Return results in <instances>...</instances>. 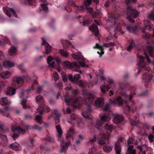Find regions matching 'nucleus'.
<instances>
[{
    "instance_id": "obj_47",
    "label": "nucleus",
    "mask_w": 154,
    "mask_h": 154,
    "mask_svg": "<svg viewBox=\"0 0 154 154\" xmlns=\"http://www.w3.org/2000/svg\"><path fill=\"white\" fill-rule=\"evenodd\" d=\"M129 41L130 44V45L128 47L127 49V50L128 51H129L133 47L134 44V41L132 39L129 40Z\"/></svg>"
},
{
    "instance_id": "obj_54",
    "label": "nucleus",
    "mask_w": 154,
    "mask_h": 154,
    "mask_svg": "<svg viewBox=\"0 0 154 154\" xmlns=\"http://www.w3.org/2000/svg\"><path fill=\"white\" fill-rule=\"evenodd\" d=\"M146 58V59L147 61L149 63H151L152 65L154 66L153 69H154V60L153 62H151L150 60V59L148 57V55L147 53H145Z\"/></svg>"
},
{
    "instance_id": "obj_55",
    "label": "nucleus",
    "mask_w": 154,
    "mask_h": 154,
    "mask_svg": "<svg viewBox=\"0 0 154 154\" xmlns=\"http://www.w3.org/2000/svg\"><path fill=\"white\" fill-rule=\"evenodd\" d=\"M102 15V14L100 10L97 11L96 13L94 14V16H95L94 17H97L98 16L101 17Z\"/></svg>"
},
{
    "instance_id": "obj_38",
    "label": "nucleus",
    "mask_w": 154,
    "mask_h": 154,
    "mask_svg": "<svg viewBox=\"0 0 154 154\" xmlns=\"http://www.w3.org/2000/svg\"><path fill=\"white\" fill-rule=\"evenodd\" d=\"M100 88L101 92L103 93H105L109 89L110 87L109 86L102 85L100 87Z\"/></svg>"
},
{
    "instance_id": "obj_11",
    "label": "nucleus",
    "mask_w": 154,
    "mask_h": 154,
    "mask_svg": "<svg viewBox=\"0 0 154 154\" xmlns=\"http://www.w3.org/2000/svg\"><path fill=\"white\" fill-rule=\"evenodd\" d=\"M109 134L106 133H103L100 135V138L98 140V143L100 145H103L106 143L105 140L108 139Z\"/></svg>"
},
{
    "instance_id": "obj_33",
    "label": "nucleus",
    "mask_w": 154,
    "mask_h": 154,
    "mask_svg": "<svg viewBox=\"0 0 154 154\" xmlns=\"http://www.w3.org/2000/svg\"><path fill=\"white\" fill-rule=\"evenodd\" d=\"M10 101H8L6 97H2L0 99V104L2 106H5L11 104Z\"/></svg>"
},
{
    "instance_id": "obj_51",
    "label": "nucleus",
    "mask_w": 154,
    "mask_h": 154,
    "mask_svg": "<svg viewBox=\"0 0 154 154\" xmlns=\"http://www.w3.org/2000/svg\"><path fill=\"white\" fill-rule=\"evenodd\" d=\"M104 128L106 130H111L113 128V126L112 125L106 123L104 126Z\"/></svg>"
},
{
    "instance_id": "obj_60",
    "label": "nucleus",
    "mask_w": 154,
    "mask_h": 154,
    "mask_svg": "<svg viewBox=\"0 0 154 154\" xmlns=\"http://www.w3.org/2000/svg\"><path fill=\"white\" fill-rule=\"evenodd\" d=\"M86 8L87 9L88 11L90 13H91L93 16V17H95V16H94V13H93V9L91 8H88L87 7Z\"/></svg>"
},
{
    "instance_id": "obj_42",
    "label": "nucleus",
    "mask_w": 154,
    "mask_h": 154,
    "mask_svg": "<svg viewBox=\"0 0 154 154\" xmlns=\"http://www.w3.org/2000/svg\"><path fill=\"white\" fill-rule=\"evenodd\" d=\"M133 145H130L128 148V151L130 154H136V150L135 149H133Z\"/></svg>"
},
{
    "instance_id": "obj_1",
    "label": "nucleus",
    "mask_w": 154,
    "mask_h": 154,
    "mask_svg": "<svg viewBox=\"0 0 154 154\" xmlns=\"http://www.w3.org/2000/svg\"><path fill=\"white\" fill-rule=\"evenodd\" d=\"M134 2L136 1V0H131ZM125 2L127 5V9L126 11L127 19L130 22H134L133 18L137 17L138 14V11L134 9L131 5L129 4L130 3V0H126Z\"/></svg>"
},
{
    "instance_id": "obj_45",
    "label": "nucleus",
    "mask_w": 154,
    "mask_h": 154,
    "mask_svg": "<svg viewBox=\"0 0 154 154\" xmlns=\"http://www.w3.org/2000/svg\"><path fill=\"white\" fill-rule=\"evenodd\" d=\"M59 52L62 56L65 57H67L68 56V55L65 51L63 49H60Z\"/></svg>"
},
{
    "instance_id": "obj_46",
    "label": "nucleus",
    "mask_w": 154,
    "mask_h": 154,
    "mask_svg": "<svg viewBox=\"0 0 154 154\" xmlns=\"http://www.w3.org/2000/svg\"><path fill=\"white\" fill-rule=\"evenodd\" d=\"M36 100L37 102L41 103H43L44 100L42 97L40 95H38L36 97Z\"/></svg>"
},
{
    "instance_id": "obj_35",
    "label": "nucleus",
    "mask_w": 154,
    "mask_h": 154,
    "mask_svg": "<svg viewBox=\"0 0 154 154\" xmlns=\"http://www.w3.org/2000/svg\"><path fill=\"white\" fill-rule=\"evenodd\" d=\"M119 17H120V15H117L116 13L115 12H113L112 13L110 17H109V20H113L114 23L116 24V22L115 21Z\"/></svg>"
},
{
    "instance_id": "obj_7",
    "label": "nucleus",
    "mask_w": 154,
    "mask_h": 154,
    "mask_svg": "<svg viewBox=\"0 0 154 154\" xmlns=\"http://www.w3.org/2000/svg\"><path fill=\"white\" fill-rule=\"evenodd\" d=\"M71 119L72 121V123L76 124L77 126L79 128L82 127L83 122L77 115L75 114H72L71 116Z\"/></svg>"
},
{
    "instance_id": "obj_50",
    "label": "nucleus",
    "mask_w": 154,
    "mask_h": 154,
    "mask_svg": "<svg viewBox=\"0 0 154 154\" xmlns=\"http://www.w3.org/2000/svg\"><path fill=\"white\" fill-rule=\"evenodd\" d=\"M107 82L111 86H112L113 87H115V83L113 79H109L107 80Z\"/></svg>"
},
{
    "instance_id": "obj_34",
    "label": "nucleus",
    "mask_w": 154,
    "mask_h": 154,
    "mask_svg": "<svg viewBox=\"0 0 154 154\" xmlns=\"http://www.w3.org/2000/svg\"><path fill=\"white\" fill-rule=\"evenodd\" d=\"M104 103V100L102 98L97 99L94 102V105L97 107H100L102 106Z\"/></svg>"
},
{
    "instance_id": "obj_52",
    "label": "nucleus",
    "mask_w": 154,
    "mask_h": 154,
    "mask_svg": "<svg viewBox=\"0 0 154 154\" xmlns=\"http://www.w3.org/2000/svg\"><path fill=\"white\" fill-rule=\"evenodd\" d=\"M61 74L62 77V79L63 81L64 82H66L68 79L66 73L64 72H62L61 73Z\"/></svg>"
},
{
    "instance_id": "obj_58",
    "label": "nucleus",
    "mask_w": 154,
    "mask_h": 154,
    "mask_svg": "<svg viewBox=\"0 0 154 154\" xmlns=\"http://www.w3.org/2000/svg\"><path fill=\"white\" fill-rule=\"evenodd\" d=\"M74 6L76 7L77 9L79 10V11H82L84 10V7L83 6H81L80 7L78 6H77L75 4H73Z\"/></svg>"
},
{
    "instance_id": "obj_30",
    "label": "nucleus",
    "mask_w": 154,
    "mask_h": 154,
    "mask_svg": "<svg viewBox=\"0 0 154 154\" xmlns=\"http://www.w3.org/2000/svg\"><path fill=\"white\" fill-rule=\"evenodd\" d=\"M89 30L94 33L95 35L98 36L99 34V31L97 27L95 24H93L89 28Z\"/></svg>"
},
{
    "instance_id": "obj_53",
    "label": "nucleus",
    "mask_w": 154,
    "mask_h": 154,
    "mask_svg": "<svg viewBox=\"0 0 154 154\" xmlns=\"http://www.w3.org/2000/svg\"><path fill=\"white\" fill-rule=\"evenodd\" d=\"M96 137L95 136H94L93 139H90L89 141L87 142V145H88L92 143L96 140Z\"/></svg>"
},
{
    "instance_id": "obj_12",
    "label": "nucleus",
    "mask_w": 154,
    "mask_h": 154,
    "mask_svg": "<svg viewBox=\"0 0 154 154\" xmlns=\"http://www.w3.org/2000/svg\"><path fill=\"white\" fill-rule=\"evenodd\" d=\"M62 64L65 67L70 69L73 68L75 67H79V66L76 63L74 62L71 63L68 61L62 62Z\"/></svg>"
},
{
    "instance_id": "obj_17",
    "label": "nucleus",
    "mask_w": 154,
    "mask_h": 154,
    "mask_svg": "<svg viewBox=\"0 0 154 154\" xmlns=\"http://www.w3.org/2000/svg\"><path fill=\"white\" fill-rule=\"evenodd\" d=\"M94 48H97L100 51H98L97 53L99 55V57H101L104 54V51L103 49V46L100 45L98 43H96L95 45L93 46Z\"/></svg>"
},
{
    "instance_id": "obj_57",
    "label": "nucleus",
    "mask_w": 154,
    "mask_h": 154,
    "mask_svg": "<svg viewBox=\"0 0 154 154\" xmlns=\"http://www.w3.org/2000/svg\"><path fill=\"white\" fill-rule=\"evenodd\" d=\"M151 37L150 35L148 33H144L143 35V37L144 38L147 40L150 38Z\"/></svg>"
},
{
    "instance_id": "obj_8",
    "label": "nucleus",
    "mask_w": 154,
    "mask_h": 154,
    "mask_svg": "<svg viewBox=\"0 0 154 154\" xmlns=\"http://www.w3.org/2000/svg\"><path fill=\"white\" fill-rule=\"evenodd\" d=\"M100 120L97 122L96 124V127L98 128L104 122H109L111 118L106 114H104L100 116Z\"/></svg>"
},
{
    "instance_id": "obj_10",
    "label": "nucleus",
    "mask_w": 154,
    "mask_h": 154,
    "mask_svg": "<svg viewBox=\"0 0 154 154\" xmlns=\"http://www.w3.org/2000/svg\"><path fill=\"white\" fill-rule=\"evenodd\" d=\"M3 9L4 12L8 17H11L12 16V17H17V14L14 10L12 8H9L7 7L3 8Z\"/></svg>"
},
{
    "instance_id": "obj_48",
    "label": "nucleus",
    "mask_w": 154,
    "mask_h": 154,
    "mask_svg": "<svg viewBox=\"0 0 154 154\" xmlns=\"http://www.w3.org/2000/svg\"><path fill=\"white\" fill-rule=\"evenodd\" d=\"M104 150L106 152H109L112 150V147L109 146H105L103 147Z\"/></svg>"
},
{
    "instance_id": "obj_25",
    "label": "nucleus",
    "mask_w": 154,
    "mask_h": 154,
    "mask_svg": "<svg viewBox=\"0 0 154 154\" xmlns=\"http://www.w3.org/2000/svg\"><path fill=\"white\" fill-rule=\"evenodd\" d=\"M144 24L145 28L149 31H151L152 29L153 25L148 20H144Z\"/></svg>"
},
{
    "instance_id": "obj_26",
    "label": "nucleus",
    "mask_w": 154,
    "mask_h": 154,
    "mask_svg": "<svg viewBox=\"0 0 154 154\" xmlns=\"http://www.w3.org/2000/svg\"><path fill=\"white\" fill-rule=\"evenodd\" d=\"M88 109L87 110V111H85L82 113V115L85 118L89 119L91 118L90 116L89 113L91 112V109L90 107V105H88Z\"/></svg>"
},
{
    "instance_id": "obj_37",
    "label": "nucleus",
    "mask_w": 154,
    "mask_h": 154,
    "mask_svg": "<svg viewBox=\"0 0 154 154\" xmlns=\"http://www.w3.org/2000/svg\"><path fill=\"white\" fill-rule=\"evenodd\" d=\"M16 48L14 47H11L9 50V54L10 55H15L16 54Z\"/></svg>"
},
{
    "instance_id": "obj_32",
    "label": "nucleus",
    "mask_w": 154,
    "mask_h": 154,
    "mask_svg": "<svg viewBox=\"0 0 154 154\" xmlns=\"http://www.w3.org/2000/svg\"><path fill=\"white\" fill-rule=\"evenodd\" d=\"M147 51L149 55L154 58V47L148 45L147 46Z\"/></svg>"
},
{
    "instance_id": "obj_64",
    "label": "nucleus",
    "mask_w": 154,
    "mask_h": 154,
    "mask_svg": "<svg viewBox=\"0 0 154 154\" xmlns=\"http://www.w3.org/2000/svg\"><path fill=\"white\" fill-rule=\"evenodd\" d=\"M77 83L79 84V86L80 87H82L84 86V83L81 80L78 81Z\"/></svg>"
},
{
    "instance_id": "obj_39",
    "label": "nucleus",
    "mask_w": 154,
    "mask_h": 154,
    "mask_svg": "<svg viewBox=\"0 0 154 154\" xmlns=\"http://www.w3.org/2000/svg\"><path fill=\"white\" fill-rule=\"evenodd\" d=\"M42 2H43L44 3L41 4L40 8L42 9V10H47L48 9V7L47 6V4L46 2H45V0H41Z\"/></svg>"
},
{
    "instance_id": "obj_16",
    "label": "nucleus",
    "mask_w": 154,
    "mask_h": 154,
    "mask_svg": "<svg viewBox=\"0 0 154 154\" xmlns=\"http://www.w3.org/2000/svg\"><path fill=\"white\" fill-rule=\"evenodd\" d=\"M123 118L122 116L117 114L113 115V121L116 124L120 123L122 121Z\"/></svg>"
},
{
    "instance_id": "obj_4",
    "label": "nucleus",
    "mask_w": 154,
    "mask_h": 154,
    "mask_svg": "<svg viewBox=\"0 0 154 154\" xmlns=\"http://www.w3.org/2000/svg\"><path fill=\"white\" fill-rule=\"evenodd\" d=\"M72 58L76 60H82V61H79L78 63L82 67H88V66L87 65H86L85 63L86 61L84 57L82 56L81 54V53L78 52L77 53H75L72 54Z\"/></svg>"
},
{
    "instance_id": "obj_18",
    "label": "nucleus",
    "mask_w": 154,
    "mask_h": 154,
    "mask_svg": "<svg viewBox=\"0 0 154 154\" xmlns=\"http://www.w3.org/2000/svg\"><path fill=\"white\" fill-rule=\"evenodd\" d=\"M81 76L79 74H77L74 76V77L71 74H69L68 77L69 80L72 82L77 84L78 80L80 78Z\"/></svg>"
},
{
    "instance_id": "obj_29",
    "label": "nucleus",
    "mask_w": 154,
    "mask_h": 154,
    "mask_svg": "<svg viewBox=\"0 0 154 154\" xmlns=\"http://www.w3.org/2000/svg\"><path fill=\"white\" fill-rule=\"evenodd\" d=\"M56 128L57 133V137L58 138H60L62 136L63 131L60 125L56 126Z\"/></svg>"
},
{
    "instance_id": "obj_41",
    "label": "nucleus",
    "mask_w": 154,
    "mask_h": 154,
    "mask_svg": "<svg viewBox=\"0 0 154 154\" xmlns=\"http://www.w3.org/2000/svg\"><path fill=\"white\" fill-rule=\"evenodd\" d=\"M115 149L116 154H121L120 153L121 149L120 148V146L118 143H115Z\"/></svg>"
},
{
    "instance_id": "obj_61",
    "label": "nucleus",
    "mask_w": 154,
    "mask_h": 154,
    "mask_svg": "<svg viewBox=\"0 0 154 154\" xmlns=\"http://www.w3.org/2000/svg\"><path fill=\"white\" fill-rule=\"evenodd\" d=\"M27 2L31 5H35L36 4V2L34 0H27Z\"/></svg>"
},
{
    "instance_id": "obj_44",
    "label": "nucleus",
    "mask_w": 154,
    "mask_h": 154,
    "mask_svg": "<svg viewBox=\"0 0 154 154\" xmlns=\"http://www.w3.org/2000/svg\"><path fill=\"white\" fill-rule=\"evenodd\" d=\"M54 113L55 114L56 116L54 118L55 121H58L59 118L61 116V114L59 113L58 111L56 109L54 110Z\"/></svg>"
},
{
    "instance_id": "obj_40",
    "label": "nucleus",
    "mask_w": 154,
    "mask_h": 154,
    "mask_svg": "<svg viewBox=\"0 0 154 154\" xmlns=\"http://www.w3.org/2000/svg\"><path fill=\"white\" fill-rule=\"evenodd\" d=\"M24 94L23 91L21 92V97L22 98V102L21 103L23 105V108L26 109L27 107L26 105V101L23 98Z\"/></svg>"
},
{
    "instance_id": "obj_2",
    "label": "nucleus",
    "mask_w": 154,
    "mask_h": 154,
    "mask_svg": "<svg viewBox=\"0 0 154 154\" xmlns=\"http://www.w3.org/2000/svg\"><path fill=\"white\" fill-rule=\"evenodd\" d=\"M29 78L28 76H14L12 79V85L16 88L19 87L22 85L24 80L27 82V79Z\"/></svg>"
},
{
    "instance_id": "obj_31",
    "label": "nucleus",
    "mask_w": 154,
    "mask_h": 154,
    "mask_svg": "<svg viewBox=\"0 0 154 154\" xmlns=\"http://www.w3.org/2000/svg\"><path fill=\"white\" fill-rule=\"evenodd\" d=\"M54 59L52 56H49L47 58V62L49 66L51 68H54L55 63L52 61Z\"/></svg>"
},
{
    "instance_id": "obj_23",
    "label": "nucleus",
    "mask_w": 154,
    "mask_h": 154,
    "mask_svg": "<svg viewBox=\"0 0 154 154\" xmlns=\"http://www.w3.org/2000/svg\"><path fill=\"white\" fill-rule=\"evenodd\" d=\"M75 133V131L74 128L72 127L70 128L66 135V138L73 137Z\"/></svg>"
},
{
    "instance_id": "obj_14",
    "label": "nucleus",
    "mask_w": 154,
    "mask_h": 154,
    "mask_svg": "<svg viewBox=\"0 0 154 154\" xmlns=\"http://www.w3.org/2000/svg\"><path fill=\"white\" fill-rule=\"evenodd\" d=\"M50 110V108L43 103L37 109V112H39L40 114H42L43 111L48 112Z\"/></svg>"
},
{
    "instance_id": "obj_49",
    "label": "nucleus",
    "mask_w": 154,
    "mask_h": 154,
    "mask_svg": "<svg viewBox=\"0 0 154 154\" xmlns=\"http://www.w3.org/2000/svg\"><path fill=\"white\" fill-rule=\"evenodd\" d=\"M35 118L36 120L40 124H41L43 122L42 120V118L40 116L37 115L36 116Z\"/></svg>"
},
{
    "instance_id": "obj_5",
    "label": "nucleus",
    "mask_w": 154,
    "mask_h": 154,
    "mask_svg": "<svg viewBox=\"0 0 154 154\" xmlns=\"http://www.w3.org/2000/svg\"><path fill=\"white\" fill-rule=\"evenodd\" d=\"M29 128V126L28 125L24 124L20 126H13L11 128V130L13 132H16L20 134H23Z\"/></svg>"
},
{
    "instance_id": "obj_19",
    "label": "nucleus",
    "mask_w": 154,
    "mask_h": 154,
    "mask_svg": "<svg viewBox=\"0 0 154 154\" xmlns=\"http://www.w3.org/2000/svg\"><path fill=\"white\" fill-rule=\"evenodd\" d=\"M61 43L65 48H67L70 47L74 48V47L71 45V42L69 41L66 39L61 40Z\"/></svg>"
},
{
    "instance_id": "obj_59",
    "label": "nucleus",
    "mask_w": 154,
    "mask_h": 154,
    "mask_svg": "<svg viewBox=\"0 0 154 154\" xmlns=\"http://www.w3.org/2000/svg\"><path fill=\"white\" fill-rule=\"evenodd\" d=\"M91 0H86L85 1L84 4L86 8L88 6L91 4Z\"/></svg>"
},
{
    "instance_id": "obj_15",
    "label": "nucleus",
    "mask_w": 154,
    "mask_h": 154,
    "mask_svg": "<svg viewBox=\"0 0 154 154\" xmlns=\"http://www.w3.org/2000/svg\"><path fill=\"white\" fill-rule=\"evenodd\" d=\"M42 45H44L45 47V53L47 54H49L51 50V47L49 45V44L46 42L44 38L42 39Z\"/></svg>"
},
{
    "instance_id": "obj_43",
    "label": "nucleus",
    "mask_w": 154,
    "mask_h": 154,
    "mask_svg": "<svg viewBox=\"0 0 154 154\" xmlns=\"http://www.w3.org/2000/svg\"><path fill=\"white\" fill-rule=\"evenodd\" d=\"M136 28V27L135 26L132 25H129L126 28L127 30L130 32H134Z\"/></svg>"
},
{
    "instance_id": "obj_62",
    "label": "nucleus",
    "mask_w": 154,
    "mask_h": 154,
    "mask_svg": "<svg viewBox=\"0 0 154 154\" xmlns=\"http://www.w3.org/2000/svg\"><path fill=\"white\" fill-rule=\"evenodd\" d=\"M17 67L22 72H24L25 70L23 69V66L22 64H20L17 66Z\"/></svg>"
},
{
    "instance_id": "obj_56",
    "label": "nucleus",
    "mask_w": 154,
    "mask_h": 154,
    "mask_svg": "<svg viewBox=\"0 0 154 154\" xmlns=\"http://www.w3.org/2000/svg\"><path fill=\"white\" fill-rule=\"evenodd\" d=\"M53 76L55 81H57L59 78V76L57 72H55L53 74Z\"/></svg>"
},
{
    "instance_id": "obj_28",
    "label": "nucleus",
    "mask_w": 154,
    "mask_h": 154,
    "mask_svg": "<svg viewBox=\"0 0 154 154\" xmlns=\"http://www.w3.org/2000/svg\"><path fill=\"white\" fill-rule=\"evenodd\" d=\"M3 66L6 68H10L14 67V64L10 61L6 60L3 63Z\"/></svg>"
},
{
    "instance_id": "obj_22",
    "label": "nucleus",
    "mask_w": 154,
    "mask_h": 154,
    "mask_svg": "<svg viewBox=\"0 0 154 154\" xmlns=\"http://www.w3.org/2000/svg\"><path fill=\"white\" fill-rule=\"evenodd\" d=\"M16 89L13 87H9L7 89V95L9 96H12L15 94Z\"/></svg>"
},
{
    "instance_id": "obj_13",
    "label": "nucleus",
    "mask_w": 154,
    "mask_h": 154,
    "mask_svg": "<svg viewBox=\"0 0 154 154\" xmlns=\"http://www.w3.org/2000/svg\"><path fill=\"white\" fill-rule=\"evenodd\" d=\"M60 143L61 146V148L60 152V153H62L66 151L68 146L70 145V142L68 141L67 142L65 143L64 140H60Z\"/></svg>"
},
{
    "instance_id": "obj_6",
    "label": "nucleus",
    "mask_w": 154,
    "mask_h": 154,
    "mask_svg": "<svg viewBox=\"0 0 154 154\" xmlns=\"http://www.w3.org/2000/svg\"><path fill=\"white\" fill-rule=\"evenodd\" d=\"M95 93L93 92L92 93H88V91L86 90L83 91V94L84 97L85 101L84 103L88 102L89 103H91L93 101V99L94 98V97Z\"/></svg>"
},
{
    "instance_id": "obj_21",
    "label": "nucleus",
    "mask_w": 154,
    "mask_h": 154,
    "mask_svg": "<svg viewBox=\"0 0 154 154\" xmlns=\"http://www.w3.org/2000/svg\"><path fill=\"white\" fill-rule=\"evenodd\" d=\"M11 75V73L9 71H5L0 73V77L4 79H8Z\"/></svg>"
},
{
    "instance_id": "obj_24",
    "label": "nucleus",
    "mask_w": 154,
    "mask_h": 154,
    "mask_svg": "<svg viewBox=\"0 0 154 154\" xmlns=\"http://www.w3.org/2000/svg\"><path fill=\"white\" fill-rule=\"evenodd\" d=\"M10 110V108L9 107H5L3 109H0V113L8 117H10V115L8 114Z\"/></svg>"
},
{
    "instance_id": "obj_63",
    "label": "nucleus",
    "mask_w": 154,
    "mask_h": 154,
    "mask_svg": "<svg viewBox=\"0 0 154 154\" xmlns=\"http://www.w3.org/2000/svg\"><path fill=\"white\" fill-rule=\"evenodd\" d=\"M153 136L150 134L148 136V139L150 142H152L153 141Z\"/></svg>"
},
{
    "instance_id": "obj_3",
    "label": "nucleus",
    "mask_w": 154,
    "mask_h": 154,
    "mask_svg": "<svg viewBox=\"0 0 154 154\" xmlns=\"http://www.w3.org/2000/svg\"><path fill=\"white\" fill-rule=\"evenodd\" d=\"M65 102L66 103L69 105L72 106L74 108L77 107H79L80 106V101L81 99L80 98H78L76 96L73 97L71 100L69 99L68 95H66L64 97Z\"/></svg>"
},
{
    "instance_id": "obj_36",
    "label": "nucleus",
    "mask_w": 154,
    "mask_h": 154,
    "mask_svg": "<svg viewBox=\"0 0 154 154\" xmlns=\"http://www.w3.org/2000/svg\"><path fill=\"white\" fill-rule=\"evenodd\" d=\"M123 103V100L121 97L119 96L116 98V99L113 100L112 103L115 104H118L121 105Z\"/></svg>"
},
{
    "instance_id": "obj_9",
    "label": "nucleus",
    "mask_w": 154,
    "mask_h": 154,
    "mask_svg": "<svg viewBox=\"0 0 154 154\" xmlns=\"http://www.w3.org/2000/svg\"><path fill=\"white\" fill-rule=\"evenodd\" d=\"M142 79L145 85H146L151 81L154 82V75L145 73L143 75Z\"/></svg>"
},
{
    "instance_id": "obj_27",
    "label": "nucleus",
    "mask_w": 154,
    "mask_h": 154,
    "mask_svg": "<svg viewBox=\"0 0 154 154\" xmlns=\"http://www.w3.org/2000/svg\"><path fill=\"white\" fill-rule=\"evenodd\" d=\"M9 146L13 150L16 151L20 150L21 148L19 144L16 142L13 143L9 145Z\"/></svg>"
},
{
    "instance_id": "obj_20",
    "label": "nucleus",
    "mask_w": 154,
    "mask_h": 154,
    "mask_svg": "<svg viewBox=\"0 0 154 154\" xmlns=\"http://www.w3.org/2000/svg\"><path fill=\"white\" fill-rule=\"evenodd\" d=\"M139 61L138 64L139 67L141 68H143L145 67V63L144 62V58L141 55L137 56Z\"/></svg>"
}]
</instances>
